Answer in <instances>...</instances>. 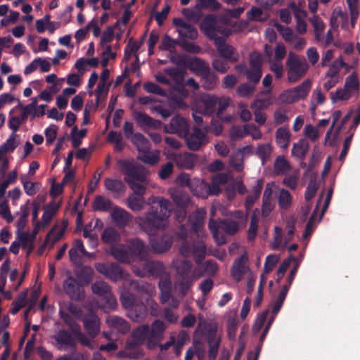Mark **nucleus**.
Segmentation results:
<instances>
[{
    "label": "nucleus",
    "mask_w": 360,
    "mask_h": 360,
    "mask_svg": "<svg viewBox=\"0 0 360 360\" xmlns=\"http://www.w3.org/2000/svg\"><path fill=\"white\" fill-rule=\"evenodd\" d=\"M201 29L209 38L213 39L221 55L231 62H236L239 53L235 49L226 44L224 37L231 34L230 29L219 25L213 17L205 18L201 23Z\"/></svg>",
    "instance_id": "obj_1"
},
{
    "label": "nucleus",
    "mask_w": 360,
    "mask_h": 360,
    "mask_svg": "<svg viewBox=\"0 0 360 360\" xmlns=\"http://www.w3.org/2000/svg\"><path fill=\"white\" fill-rule=\"evenodd\" d=\"M171 210L170 202L161 198L156 207L152 206L143 217H137L135 221L148 235H153L167 226Z\"/></svg>",
    "instance_id": "obj_2"
},
{
    "label": "nucleus",
    "mask_w": 360,
    "mask_h": 360,
    "mask_svg": "<svg viewBox=\"0 0 360 360\" xmlns=\"http://www.w3.org/2000/svg\"><path fill=\"white\" fill-rule=\"evenodd\" d=\"M119 169L126 175L124 179L129 184L134 194L143 195L146 188L141 183H146L148 172L139 165L127 160H120L118 162Z\"/></svg>",
    "instance_id": "obj_3"
},
{
    "label": "nucleus",
    "mask_w": 360,
    "mask_h": 360,
    "mask_svg": "<svg viewBox=\"0 0 360 360\" xmlns=\"http://www.w3.org/2000/svg\"><path fill=\"white\" fill-rule=\"evenodd\" d=\"M199 322L193 334V339L200 340L205 337L210 345V355L214 358L221 342V335L218 333V324L215 321H208L201 314L198 316Z\"/></svg>",
    "instance_id": "obj_4"
},
{
    "label": "nucleus",
    "mask_w": 360,
    "mask_h": 360,
    "mask_svg": "<svg viewBox=\"0 0 360 360\" xmlns=\"http://www.w3.org/2000/svg\"><path fill=\"white\" fill-rule=\"evenodd\" d=\"M147 253V248L139 239L132 240L129 243L128 249L123 246L115 247L111 249V254L117 260L127 263L134 262L136 259L143 260Z\"/></svg>",
    "instance_id": "obj_5"
},
{
    "label": "nucleus",
    "mask_w": 360,
    "mask_h": 360,
    "mask_svg": "<svg viewBox=\"0 0 360 360\" xmlns=\"http://www.w3.org/2000/svg\"><path fill=\"white\" fill-rule=\"evenodd\" d=\"M229 180V176L226 174L215 175L211 185L207 184L198 178H193L191 182L190 188L194 195L206 198L210 195H217L221 192L220 185L226 184Z\"/></svg>",
    "instance_id": "obj_6"
},
{
    "label": "nucleus",
    "mask_w": 360,
    "mask_h": 360,
    "mask_svg": "<svg viewBox=\"0 0 360 360\" xmlns=\"http://www.w3.org/2000/svg\"><path fill=\"white\" fill-rule=\"evenodd\" d=\"M172 264L180 276L188 278V280L176 283L174 286L175 290L184 295L191 287V282L202 276V271H200V268L191 271V264L184 259H176Z\"/></svg>",
    "instance_id": "obj_7"
},
{
    "label": "nucleus",
    "mask_w": 360,
    "mask_h": 360,
    "mask_svg": "<svg viewBox=\"0 0 360 360\" xmlns=\"http://www.w3.org/2000/svg\"><path fill=\"white\" fill-rule=\"evenodd\" d=\"M149 327L141 326L134 330L132 338L133 343H128L125 349L120 352L118 355L122 357L139 358L142 356V352L137 348V345L142 344L146 340H148Z\"/></svg>",
    "instance_id": "obj_8"
},
{
    "label": "nucleus",
    "mask_w": 360,
    "mask_h": 360,
    "mask_svg": "<svg viewBox=\"0 0 360 360\" xmlns=\"http://www.w3.org/2000/svg\"><path fill=\"white\" fill-rule=\"evenodd\" d=\"M288 79L295 82L302 77L309 70V65L304 59H300L294 52L290 51L286 60Z\"/></svg>",
    "instance_id": "obj_9"
},
{
    "label": "nucleus",
    "mask_w": 360,
    "mask_h": 360,
    "mask_svg": "<svg viewBox=\"0 0 360 360\" xmlns=\"http://www.w3.org/2000/svg\"><path fill=\"white\" fill-rule=\"evenodd\" d=\"M94 294L99 296L98 306L105 310L112 309L116 307L117 302L112 295L109 286L103 281L96 282L91 287Z\"/></svg>",
    "instance_id": "obj_10"
},
{
    "label": "nucleus",
    "mask_w": 360,
    "mask_h": 360,
    "mask_svg": "<svg viewBox=\"0 0 360 360\" xmlns=\"http://www.w3.org/2000/svg\"><path fill=\"white\" fill-rule=\"evenodd\" d=\"M191 68L195 71H198L202 76V86L205 89H212L216 84V77L211 75L209 68L206 64L198 58H193L191 61Z\"/></svg>",
    "instance_id": "obj_11"
},
{
    "label": "nucleus",
    "mask_w": 360,
    "mask_h": 360,
    "mask_svg": "<svg viewBox=\"0 0 360 360\" xmlns=\"http://www.w3.org/2000/svg\"><path fill=\"white\" fill-rule=\"evenodd\" d=\"M165 131L169 134H176L179 137L185 138L189 131V124L187 120L180 115H176L168 124L164 127Z\"/></svg>",
    "instance_id": "obj_12"
},
{
    "label": "nucleus",
    "mask_w": 360,
    "mask_h": 360,
    "mask_svg": "<svg viewBox=\"0 0 360 360\" xmlns=\"http://www.w3.org/2000/svg\"><path fill=\"white\" fill-rule=\"evenodd\" d=\"M249 273H253L248 266V257L246 254L236 259L231 269V276L236 282L240 281Z\"/></svg>",
    "instance_id": "obj_13"
},
{
    "label": "nucleus",
    "mask_w": 360,
    "mask_h": 360,
    "mask_svg": "<svg viewBox=\"0 0 360 360\" xmlns=\"http://www.w3.org/2000/svg\"><path fill=\"white\" fill-rule=\"evenodd\" d=\"M231 219L224 222V229L229 234H234L239 229L244 228L247 223V214L242 211H234L231 213Z\"/></svg>",
    "instance_id": "obj_14"
},
{
    "label": "nucleus",
    "mask_w": 360,
    "mask_h": 360,
    "mask_svg": "<svg viewBox=\"0 0 360 360\" xmlns=\"http://www.w3.org/2000/svg\"><path fill=\"white\" fill-rule=\"evenodd\" d=\"M330 25L335 31H338V27L340 26L348 34L351 33L347 13L343 11L339 6L335 8L332 12L330 18Z\"/></svg>",
    "instance_id": "obj_15"
},
{
    "label": "nucleus",
    "mask_w": 360,
    "mask_h": 360,
    "mask_svg": "<svg viewBox=\"0 0 360 360\" xmlns=\"http://www.w3.org/2000/svg\"><path fill=\"white\" fill-rule=\"evenodd\" d=\"M165 329L166 326L161 321L156 320L152 323L147 341V347L149 349L155 348L162 340Z\"/></svg>",
    "instance_id": "obj_16"
},
{
    "label": "nucleus",
    "mask_w": 360,
    "mask_h": 360,
    "mask_svg": "<svg viewBox=\"0 0 360 360\" xmlns=\"http://www.w3.org/2000/svg\"><path fill=\"white\" fill-rule=\"evenodd\" d=\"M251 68L247 70V77L250 81L258 82L262 77L261 65L262 63V56L257 52H252L250 55Z\"/></svg>",
    "instance_id": "obj_17"
},
{
    "label": "nucleus",
    "mask_w": 360,
    "mask_h": 360,
    "mask_svg": "<svg viewBox=\"0 0 360 360\" xmlns=\"http://www.w3.org/2000/svg\"><path fill=\"white\" fill-rule=\"evenodd\" d=\"M164 153L168 159L173 160L177 166L184 169H191L195 165L196 161L195 155L190 153L172 154L166 149Z\"/></svg>",
    "instance_id": "obj_18"
},
{
    "label": "nucleus",
    "mask_w": 360,
    "mask_h": 360,
    "mask_svg": "<svg viewBox=\"0 0 360 360\" xmlns=\"http://www.w3.org/2000/svg\"><path fill=\"white\" fill-rule=\"evenodd\" d=\"M96 270L112 281H117L123 277V271L119 266L111 263H98Z\"/></svg>",
    "instance_id": "obj_19"
},
{
    "label": "nucleus",
    "mask_w": 360,
    "mask_h": 360,
    "mask_svg": "<svg viewBox=\"0 0 360 360\" xmlns=\"http://www.w3.org/2000/svg\"><path fill=\"white\" fill-rule=\"evenodd\" d=\"M69 256L70 261L75 264L82 262L84 257H91V255L87 252L84 248V244L79 239H75L73 241L72 247L69 250Z\"/></svg>",
    "instance_id": "obj_20"
},
{
    "label": "nucleus",
    "mask_w": 360,
    "mask_h": 360,
    "mask_svg": "<svg viewBox=\"0 0 360 360\" xmlns=\"http://www.w3.org/2000/svg\"><path fill=\"white\" fill-rule=\"evenodd\" d=\"M65 292L72 300H79L84 297V291L78 282L73 278H68L63 284Z\"/></svg>",
    "instance_id": "obj_21"
},
{
    "label": "nucleus",
    "mask_w": 360,
    "mask_h": 360,
    "mask_svg": "<svg viewBox=\"0 0 360 360\" xmlns=\"http://www.w3.org/2000/svg\"><path fill=\"white\" fill-rule=\"evenodd\" d=\"M186 143L188 148L198 150L202 145L207 143L206 135L198 128H194L191 134L186 136Z\"/></svg>",
    "instance_id": "obj_22"
},
{
    "label": "nucleus",
    "mask_w": 360,
    "mask_h": 360,
    "mask_svg": "<svg viewBox=\"0 0 360 360\" xmlns=\"http://www.w3.org/2000/svg\"><path fill=\"white\" fill-rule=\"evenodd\" d=\"M217 103V96L212 94H205L200 97L197 107H198L200 112L210 115L215 112Z\"/></svg>",
    "instance_id": "obj_23"
},
{
    "label": "nucleus",
    "mask_w": 360,
    "mask_h": 360,
    "mask_svg": "<svg viewBox=\"0 0 360 360\" xmlns=\"http://www.w3.org/2000/svg\"><path fill=\"white\" fill-rule=\"evenodd\" d=\"M173 23L176 27L179 34L182 38L195 39L198 36L197 30L190 24L180 18H175Z\"/></svg>",
    "instance_id": "obj_24"
},
{
    "label": "nucleus",
    "mask_w": 360,
    "mask_h": 360,
    "mask_svg": "<svg viewBox=\"0 0 360 360\" xmlns=\"http://www.w3.org/2000/svg\"><path fill=\"white\" fill-rule=\"evenodd\" d=\"M205 217V211L199 210L190 215L188 218V226L192 231L198 233L199 235L202 234Z\"/></svg>",
    "instance_id": "obj_25"
},
{
    "label": "nucleus",
    "mask_w": 360,
    "mask_h": 360,
    "mask_svg": "<svg viewBox=\"0 0 360 360\" xmlns=\"http://www.w3.org/2000/svg\"><path fill=\"white\" fill-rule=\"evenodd\" d=\"M264 56L267 61L271 63L270 68L274 72L276 77L280 79L283 75V67L281 61L273 60V49L272 48L266 44L264 46Z\"/></svg>",
    "instance_id": "obj_26"
},
{
    "label": "nucleus",
    "mask_w": 360,
    "mask_h": 360,
    "mask_svg": "<svg viewBox=\"0 0 360 360\" xmlns=\"http://www.w3.org/2000/svg\"><path fill=\"white\" fill-rule=\"evenodd\" d=\"M291 138V133L288 127H279L275 133V139L277 146L282 150H287Z\"/></svg>",
    "instance_id": "obj_27"
},
{
    "label": "nucleus",
    "mask_w": 360,
    "mask_h": 360,
    "mask_svg": "<svg viewBox=\"0 0 360 360\" xmlns=\"http://www.w3.org/2000/svg\"><path fill=\"white\" fill-rule=\"evenodd\" d=\"M289 8L292 10V12L294 13L297 20V31L300 34L304 33L307 31V24L304 20V18L307 15L306 11L298 8L295 3L290 4L289 5Z\"/></svg>",
    "instance_id": "obj_28"
},
{
    "label": "nucleus",
    "mask_w": 360,
    "mask_h": 360,
    "mask_svg": "<svg viewBox=\"0 0 360 360\" xmlns=\"http://www.w3.org/2000/svg\"><path fill=\"white\" fill-rule=\"evenodd\" d=\"M344 87L354 97L357 96L360 90V82L356 72L348 75L345 80Z\"/></svg>",
    "instance_id": "obj_29"
},
{
    "label": "nucleus",
    "mask_w": 360,
    "mask_h": 360,
    "mask_svg": "<svg viewBox=\"0 0 360 360\" xmlns=\"http://www.w3.org/2000/svg\"><path fill=\"white\" fill-rule=\"evenodd\" d=\"M37 234H34V231L32 234L27 232H17V240L20 242L21 246L27 250L30 254L34 248V238Z\"/></svg>",
    "instance_id": "obj_30"
},
{
    "label": "nucleus",
    "mask_w": 360,
    "mask_h": 360,
    "mask_svg": "<svg viewBox=\"0 0 360 360\" xmlns=\"http://www.w3.org/2000/svg\"><path fill=\"white\" fill-rule=\"evenodd\" d=\"M54 338L57 342V347L59 349H67L68 347L74 346V340L71 335L64 330L58 332L55 335Z\"/></svg>",
    "instance_id": "obj_31"
},
{
    "label": "nucleus",
    "mask_w": 360,
    "mask_h": 360,
    "mask_svg": "<svg viewBox=\"0 0 360 360\" xmlns=\"http://www.w3.org/2000/svg\"><path fill=\"white\" fill-rule=\"evenodd\" d=\"M84 326L88 333L92 336H96L99 331V319L97 316L91 314L86 316L84 319Z\"/></svg>",
    "instance_id": "obj_32"
},
{
    "label": "nucleus",
    "mask_w": 360,
    "mask_h": 360,
    "mask_svg": "<svg viewBox=\"0 0 360 360\" xmlns=\"http://www.w3.org/2000/svg\"><path fill=\"white\" fill-rule=\"evenodd\" d=\"M150 245L153 250L160 253L168 250L172 245V239L169 236H164L160 239H151Z\"/></svg>",
    "instance_id": "obj_33"
},
{
    "label": "nucleus",
    "mask_w": 360,
    "mask_h": 360,
    "mask_svg": "<svg viewBox=\"0 0 360 360\" xmlns=\"http://www.w3.org/2000/svg\"><path fill=\"white\" fill-rule=\"evenodd\" d=\"M112 219L120 225H126L131 219V215L125 210L115 207L111 212Z\"/></svg>",
    "instance_id": "obj_34"
},
{
    "label": "nucleus",
    "mask_w": 360,
    "mask_h": 360,
    "mask_svg": "<svg viewBox=\"0 0 360 360\" xmlns=\"http://www.w3.org/2000/svg\"><path fill=\"white\" fill-rule=\"evenodd\" d=\"M121 301L122 303V305L127 308V309H131V311L136 310V307H139V314L136 316V318L138 319L141 316L143 313L146 311V307L143 304H138L136 305L135 304V300L134 297L128 293H122L121 295Z\"/></svg>",
    "instance_id": "obj_35"
},
{
    "label": "nucleus",
    "mask_w": 360,
    "mask_h": 360,
    "mask_svg": "<svg viewBox=\"0 0 360 360\" xmlns=\"http://www.w3.org/2000/svg\"><path fill=\"white\" fill-rule=\"evenodd\" d=\"M169 193L175 203L179 207H184L189 202L188 195L180 188H171L169 190Z\"/></svg>",
    "instance_id": "obj_36"
},
{
    "label": "nucleus",
    "mask_w": 360,
    "mask_h": 360,
    "mask_svg": "<svg viewBox=\"0 0 360 360\" xmlns=\"http://www.w3.org/2000/svg\"><path fill=\"white\" fill-rule=\"evenodd\" d=\"M66 229V225H56L53 227L51 231L47 234L45 244L49 245L51 241V245H53L54 243L59 240L63 236Z\"/></svg>",
    "instance_id": "obj_37"
},
{
    "label": "nucleus",
    "mask_w": 360,
    "mask_h": 360,
    "mask_svg": "<svg viewBox=\"0 0 360 360\" xmlns=\"http://www.w3.org/2000/svg\"><path fill=\"white\" fill-rule=\"evenodd\" d=\"M106 322L108 325L121 333H126L129 330V326L126 321L117 316L108 317Z\"/></svg>",
    "instance_id": "obj_38"
},
{
    "label": "nucleus",
    "mask_w": 360,
    "mask_h": 360,
    "mask_svg": "<svg viewBox=\"0 0 360 360\" xmlns=\"http://www.w3.org/2000/svg\"><path fill=\"white\" fill-rule=\"evenodd\" d=\"M342 115V112L340 110H336L333 112L332 115L333 117V124L330 129L327 131L325 137V144L333 145L335 142V140L339 133L340 129H338L335 134H333V129L335 124V123L338 121L340 117Z\"/></svg>",
    "instance_id": "obj_39"
},
{
    "label": "nucleus",
    "mask_w": 360,
    "mask_h": 360,
    "mask_svg": "<svg viewBox=\"0 0 360 360\" xmlns=\"http://www.w3.org/2000/svg\"><path fill=\"white\" fill-rule=\"evenodd\" d=\"M354 97L343 86L338 88L330 94V99L333 103H343L351 98Z\"/></svg>",
    "instance_id": "obj_40"
},
{
    "label": "nucleus",
    "mask_w": 360,
    "mask_h": 360,
    "mask_svg": "<svg viewBox=\"0 0 360 360\" xmlns=\"http://www.w3.org/2000/svg\"><path fill=\"white\" fill-rule=\"evenodd\" d=\"M136 121L143 127H148L153 129H159L161 127L162 122L153 119L145 113H139L136 116Z\"/></svg>",
    "instance_id": "obj_41"
},
{
    "label": "nucleus",
    "mask_w": 360,
    "mask_h": 360,
    "mask_svg": "<svg viewBox=\"0 0 360 360\" xmlns=\"http://www.w3.org/2000/svg\"><path fill=\"white\" fill-rule=\"evenodd\" d=\"M131 141L136 147L139 151V154H140L141 152L150 149V145L149 141L143 134L140 133L134 134V136L131 137Z\"/></svg>",
    "instance_id": "obj_42"
},
{
    "label": "nucleus",
    "mask_w": 360,
    "mask_h": 360,
    "mask_svg": "<svg viewBox=\"0 0 360 360\" xmlns=\"http://www.w3.org/2000/svg\"><path fill=\"white\" fill-rule=\"evenodd\" d=\"M104 185L107 190L117 195L122 194L124 191V185L120 180L107 178Z\"/></svg>",
    "instance_id": "obj_43"
},
{
    "label": "nucleus",
    "mask_w": 360,
    "mask_h": 360,
    "mask_svg": "<svg viewBox=\"0 0 360 360\" xmlns=\"http://www.w3.org/2000/svg\"><path fill=\"white\" fill-rule=\"evenodd\" d=\"M160 151L158 150L150 151L148 150L141 152L139 154V159L141 161L149 164V165H155L158 163L160 160Z\"/></svg>",
    "instance_id": "obj_44"
},
{
    "label": "nucleus",
    "mask_w": 360,
    "mask_h": 360,
    "mask_svg": "<svg viewBox=\"0 0 360 360\" xmlns=\"http://www.w3.org/2000/svg\"><path fill=\"white\" fill-rule=\"evenodd\" d=\"M128 207L133 211H140L146 205V200L143 195L131 194L127 199Z\"/></svg>",
    "instance_id": "obj_45"
},
{
    "label": "nucleus",
    "mask_w": 360,
    "mask_h": 360,
    "mask_svg": "<svg viewBox=\"0 0 360 360\" xmlns=\"http://www.w3.org/2000/svg\"><path fill=\"white\" fill-rule=\"evenodd\" d=\"M290 164L283 155L278 156L274 164V172L277 174H283L290 170Z\"/></svg>",
    "instance_id": "obj_46"
},
{
    "label": "nucleus",
    "mask_w": 360,
    "mask_h": 360,
    "mask_svg": "<svg viewBox=\"0 0 360 360\" xmlns=\"http://www.w3.org/2000/svg\"><path fill=\"white\" fill-rule=\"evenodd\" d=\"M345 65L342 57L338 58L333 64L330 67L326 75V77H332L334 79H340V70Z\"/></svg>",
    "instance_id": "obj_47"
},
{
    "label": "nucleus",
    "mask_w": 360,
    "mask_h": 360,
    "mask_svg": "<svg viewBox=\"0 0 360 360\" xmlns=\"http://www.w3.org/2000/svg\"><path fill=\"white\" fill-rule=\"evenodd\" d=\"M159 286L161 291V301L163 303L167 302L170 298L172 292L170 280L169 278H165L160 281Z\"/></svg>",
    "instance_id": "obj_48"
},
{
    "label": "nucleus",
    "mask_w": 360,
    "mask_h": 360,
    "mask_svg": "<svg viewBox=\"0 0 360 360\" xmlns=\"http://www.w3.org/2000/svg\"><path fill=\"white\" fill-rule=\"evenodd\" d=\"M292 203V197L290 193L285 189H281L278 195V205L281 209H288Z\"/></svg>",
    "instance_id": "obj_49"
},
{
    "label": "nucleus",
    "mask_w": 360,
    "mask_h": 360,
    "mask_svg": "<svg viewBox=\"0 0 360 360\" xmlns=\"http://www.w3.org/2000/svg\"><path fill=\"white\" fill-rule=\"evenodd\" d=\"M274 98L270 95H266L264 98H257L252 103L251 108L259 110L266 109L274 103Z\"/></svg>",
    "instance_id": "obj_50"
},
{
    "label": "nucleus",
    "mask_w": 360,
    "mask_h": 360,
    "mask_svg": "<svg viewBox=\"0 0 360 360\" xmlns=\"http://www.w3.org/2000/svg\"><path fill=\"white\" fill-rule=\"evenodd\" d=\"M347 4L350 15L351 29H353L359 15L358 0H347Z\"/></svg>",
    "instance_id": "obj_51"
},
{
    "label": "nucleus",
    "mask_w": 360,
    "mask_h": 360,
    "mask_svg": "<svg viewBox=\"0 0 360 360\" xmlns=\"http://www.w3.org/2000/svg\"><path fill=\"white\" fill-rule=\"evenodd\" d=\"M308 150V143L305 140L301 139L293 144L292 155L297 158H303Z\"/></svg>",
    "instance_id": "obj_52"
},
{
    "label": "nucleus",
    "mask_w": 360,
    "mask_h": 360,
    "mask_svg": "<svg viewBox=\"0 0 360 360\" xmlns=\"http://www.w3.org/2000/svg\"><path fill=\"white\" fill-rule=\"evenodd\" d=\"M111 205L110 200L101 195L96 196L93 202V208L99 211H107L110 209Z\"/></svg>",
    "instance_id": "obj_53"
},
{
    "label": "nucleus",
    "mask_w": 360,
    "mask_h": 360,
    "mask_svg": "<svg viewBox=\"0 0 360 360\" xmlns=\"http://www.w3.org/2000/svg\"><path fill=\"white\" fill-rule=\"evenodd\" d=\"M24 190L28 195H34L39 189L40 184L38 182H32L25 179V176L20 177Z\"/></svg>",
    "instance_id": "obj_54"
},
{
    "label": "nucleus",
    "mask_w": 360,
    "mask_h": 360,
    "mask_svg": "<svg viewBox=\"0 0 360 360\" xmlns=\"http://www.w3.org/2000/svg\"><path fill=\"white\" fill-rule=\"evenodd\" d=\"M310 22L314 30L315 37L319 41L324 30L325 24L318 15H314L311 18Z\"/></svg>",
    "instance_id": "obj_55"
},
{
    "label": "nucleus",
    "mask_w": 360,
    "mask_h": 360,
    "mask_svg": "<svg viewBox=\"0 0 360 360\" xmlns=\"http://www.w3.org/2000/svg\"><path fill=\"white\" fill-rule=\"evenodd\" d=\"M27 290H23L22 291L18 298L15 300V301L13 303V307L11 309V313L13 314H15L18 312V311L22 309L23 307L26 304V300H27Z\"/></svg>",
    "instance_id": "obj_56"
},
{
    "label": "nucleus",
    "mask_w": 360,
    "mask_h": 360,
    "mask_svg": "<svg viewBox=\"0 0 360 360\" xmlns=\"http://www.w3.org/2000/svg\"><path fill=\"white\" fill-rule=\"evenodd\" d=\"M311 88V82L309 80L304 81L300 85L293 90L298 100L304 98L309 92Z\"/></svg>",
    "instance_id": "obj_57"
},
{
    "label": "nucleus",
    "mask_w": 360,
    "mask_h": 360,
    "mask_svg": "<svg viewBox=\"0 0 360 360\" xmlns=\"http://www.w3.org/2000/svg\"><path fill=\"white\" fill-rule=\"evenodd\" d=\"M272 153V146L270 143H263L258 146L257 155L262 159V164L269 158Z\"/></svg>",
    "instance_id": "obj_58"
},
{
    "label": "nucleus",
    "mask_w": 360,
    "mask_h": 360,
    "mask_svg": "<svg viewBox=\"0 0 360 360\" xmlns=\"http://www.w3.org/2000/svg\"><path fill=\"white\" fill-rule=\"evenodd\" d=\"M304 135L311 141H316L321 135L319 129L316 126L307 124L304 129Z\"/></svg>",
    "instance_id": "obj_59"
},
{
    "label": "nucleus",
    "mask_w": 360,
    "mask_h": 360,
    "mask_svg": "<svg viewBox=\"0 0 360 360\" xmlns=\"http://www.w3.org/2000/svg\"><path fill=\"white\" fill-rule=\"evenodd\" d=\"M16 137L17 135L14 133H12L6 141V142L0 146V148L6 153L14 151L18 144L16 140Z\"/></svg>",
    "instance_id": "obj_60"
},
{
    "label": "nucleus",
    "mask_w": 360,
    "mask_h": 360,
    "mask_svg": "<svg viewBox=\"0 0 360 360\" xmlns=\"http://www.w3.org/2000/svg\"><path fill=\"white\" fill-rule=\"evenodd\" d=\"M275 26L286 42L290 43L293 41L296 34L293 33L291 29L278 23H276Z\"/></svg>",
    "instance_id": "obj_61"
},
{
    "label": "nucleus",
    "mask_w": 360,
    "mask_h": 360,
    "mask_svg": "<svg viewBox=\"0 0 360 360\" xmlns=\"http://www.w3.org/2000/svg\"><path fill=\"white\" fill-rule=\"evenodd\" d=\"M288 289L287 288H285L283 289V290L280 292L278 296L275 299L272 303V312L274 315H276L279 310L281 309L283 303L284 302V300L285 298L286 294H287Z\"/></svg>",
    "instance_id": "obj_62"
},
{
    "label": "nucleus",
    "mask_w": 360,
    "mask_h": 360,
    "mask_svg": "<svg viewBox=\"0 0 360 360\" xmlns=\"http://www.w3.org/2000/svg\"><path fill=\"white\" fill-rule=\"evenodd\" d=\"M200 344L198 339H194V343L192 347H189L185 355V360H192L195 354H198V359H201L202 356L200 354Z\"/></svg>",
    "instance_id": "obj_63"
},
{
    "label": "nucleus",
    "mask_w": 360,
    "mask_h": 360,
    "mask_svg": "<svg viewBox=\"0 0 360 360\" xmlns=\"http://www.w3.org/2000/svg\"><path fill=\"white\" fill-rule=\"evenodd\" d=\"M118 233L113 228L105 229L102 234V239L106 243H112L118 239Z\"/></svg>",
    "instance_id": "obj_64"
}]
</instances>
